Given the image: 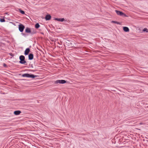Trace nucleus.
Here are the masks:
<instances>
[{"label":"nucleus","instance_id":"nucleus-1","mask_svg":"<svg viewBox=\"0 0 148 148\" xmlns=\"http://www.w3.org/2000/svg\"><path fill=\"white\" fill-rule=\"evenodd\" d=\"M22 76L23 77H31L32 78H34L36 77V75H34L32 74H30L28 73H25L22 75Z\"/></svg>","mask_w":148,"mask_h":148},{"label":"nucleus","instance_id":"nucleus-2","mask_svg":"<svg viewBox=\"0 0 148 148\" xmlns=\"http://www.w3.org/2000/svg\"><path fill=\"white\" fill-rule=\"evenodd\" d=\"M19 59L20 61H19V63L21 64H25L26 62L25 60V57L23 56H21L19 57Z\"/></svg>","mask_w":148,"mask_h":148},{"label":"nucleus","instance_id":"nucleus-3","mask_svg":"<svg viewBox=\"0 0 148 148\" xmlns=\"http://www.w3.org/2000/svg\"><path fill=\"white\" fill-rule=\"evenodd\" d=\"M115 11L117 15H119L123 16L124 17H127V16L125 14L120 11L115 10Z\"/></svg>","mask_w":148,"mask_h":148},{"label":"nucleus","instance_id":"nucleus-4","mask_svg":"<svg viewBox=\"0 0 148 148\" xmlns=\"http://www.w3.org/2000/svg\"><path fill=\"white\" fill-rule=\"evenodd\" d=\"M19 30L21 32H22L25 28V26L22 24H20L18 25Z\"/></svg>","mask_w":148,"mask_h":148},{"label":"nucleus","instance_id":"nucleus-5","mask_svg":"<svg viewBox=\"0 0 148 148\" xmlns=\"http://www.w3.org/2000/svg\"><path fill=\"white\" fill-rule=\"evenodd\" d=\"M66 81L64 80H58L55 82V83L63 84L66 83Z\"/></svg>","mask_w":148,"mask_h":148},{"label":"nucleus","instance_id":"nucleus-6","mask_svg":"<svg viewBox=\"0 0 148 148\" xmlns=\"http://www.w3.org/2000/svg\"><path fill=\"white\" fill-rule=\"evenodd\" d=\"M55 20L56 21H61V22H63L65 21V19L64 18H55Z\"/></svg>","mask_w":148,"mask_h":148},{"label":"nucleus","instance_id":"nucleus-7","mask_svg":"<svg viewBox=\"0 0 148 148\" xmlns=\"http://www.w3.org/2000/svg\"><path fill=\"white\" fill-rule=\"evenodd\" d=\"M30 51V49L29 48L26 49L25 51V54L26 55L28 54Z\"/></svg>","mask_w":148,"mask_h":148},{"label":"nucleus","instance_id":"nucleus-8","mask_svg":"<svg viewBox=\"0 0 148 148\" xmlns=\"http://www.w3.org/2000/svg\"><path fill=\"white\" fill-rule=\"evenodd\" d=\"M51 16L49 14L47 15L45 17V19L47 20H49L51 18Z\"/></svg>","mask_w":148,"mask_h":148},{"label":"nucleus","instance_id":"nucleus-9","mask_svg":"<svg viewBox=\"0 0 148 148\" xmlns=\"http://www.w3.org/2000/svg\"><path fill=\"white\" fill-rule=\"evenodd\" d=\"M123 30L125 32H129V28L126 27H123Z\"/></svg>","mask_w":148,"mask_h":148},{"label":"nucleus","instance_id":"nucleus-10","mask_svg":"<svg viewBox=\"0 0 148 148\" xmlns=\"http://www.w3.org/2000/svg\"><path fill=\"white\" fill-rule=\"evenodd\" d=\"M33 55L32 54H30L29 55V60H32L33 59Z\"/></svg>","mask_w":148,"mask_h":148},{"label":"nucleus","instance_id":"nucleus-11","mask_svg":"<svg viewBox=\"0 0 148 148\" xmlns=\"http://www.w3.org/2000/svg\"><path fill=\"white\" fill-rule=\"evenodd\" d=\"M25 31L26 33H31V30H30V29L29 28H27L25 30Z\"/></svg>","mask_w":148,"mask_h":148},{"label":"nucleus","instance_id":"nucleus-12","mask_svg":"<svg viewBox=\"0 0 148 148\" xmlns=\"http://www.w3.org/2000/svg\"><path fill=\"white\" fill-rule=\"evenodd\" d=\"M21 112H14V113L15 115H17L19 114Z\"/></svg>","mask_w":148,"mask_h":148},{"label":"nucleus","instance_id":"nucleus-13","mask_svg":"<svg viewBox=\"0 0 148 148\" xmlns=\"http://www.w3.org/2000/svg\"><path fill=\"white\" fill-rule=\"evenodd\" d=\"M40 26L38 23H36L35 25L36 28L37 29L38 28L40 27Z\"/></svg>","mask_w":148,"mask_h":148},{"label":"nucleus","instance_id":"nucleus-14","mask_svg":"<svg viewBox=\"0 0 148 148\" xmlns=\"http://www.w3.org/2000/svg\"><path fill=\"white\" fill-rule=\"evenodd\" d=\"M112 23H116L118 24H120V23L119 22H117V21H112Z\"/></svg>","mask_w":148,"mask_h":148},{"label":"nucleus","instance_id":"nucleus-15","mask_svg":"<svg viewBox=\"0 0 148 148\" xmlns=\"http://www.w3.org/2000/svg\"><path fill=\"white\" fill-rule=\"evenodd\" d=\"M36 33V30H31V34H35Z\"/></svg>","mask_w":148,"mask_h":148},{"label":"nucleus","instance_id":"nucleus-16","mask_svg":"<svg viewBox=\"0 0 148 148\" xmlns=\"http://www.w3.org/2000/svg\"><path fill=\"white\" fill-rule=\"evenodd\" d=\"M143 31L148 32V29L147 28H145L143 29Z\"/></svg>","mask_w":148,"mask_h":148},{"label":"nucleus","instance_id":"nucleus-17","mask_svg":"<svg viewBox=\"0 0 148 148\" xmlns=\"http://www.w3.org/2000/svg\"><path fill=\"white\" fill-rule=\"evenodd\" d=\"M19 11H20V12L22 14H25V12L23 11V10H21V9H19Z\"/></svg>","mask_w":148,"mask_h":148},{"label":"nucleus","instance_id":"nucleus-18","mask_svg":"<svg viewBox=\"0 0 148 148\" xmlns=\"http://www.w3.org/2000/svg\"><path fill=\"white\" fill-rule=\"evenodd\" d=\"M0 21L1 22H5V21L4 18H3V19H0Z\"/></svg>","mask_w":148,"mask_h":148},{"label":"nucleus","instance_id":"nucleus-19","mask_svg":"<svg viewBox=\"0 0 148 148\" xmlns=\"http://www.w3.org/2000/svg\"><path fill=\"white\" fill-rule=\"evenodd\" d=\"M143 124V123H139V124H140V125H142V124Z\"/></svg>","mask_w":148,"mask_h":148},{"label":"nucleus","instance_id":"nucleus-20","mask_svg":"<svg viewBox=\"0 0 148 148\" xmlns=\"http://www.w3.org/2000/svg\"><path fill=\"white\" fill-rule=\"evenodd\" d=\"M6 66V65L5 64H4V66Z\"/></svg>","mask_w":148,"mask_h":148},{"label":"nucleus","instance_id":"nucleus-21","mask_svg":"<svg viewBox=\"0 0 148 148\" xmlns=\"http://www.w3.org/2000/svg\"><path fill=\"white\" fill-rule=\"evenodd\" d=\"M11 54H10V55H11V54H12V53H11Z\"/></svg>","mask_w":148,"mask_h":148},{"label":"nucleus","instance_id":"nucleus-22","mask_svg":"<svg viewBox=\"0 0 148 148\" xmlns=\"http://www.w3.org/2000/svg\"><path fill=\"white\" fill-rule=\"evenodd\" d=\"M11 54H10V55H11V54H12V53H11Z\"/></svg>","mask_w":148,"mask_h":148},{"label":"nucleus","instance_id":"nucleus-23","mask_svg":"<svg viewBox=\"0 0 148 148\" xmlns=\"http://www.w3.org/2000/svg\"><path fill=\"white\" fill-rule=\"evenodd\" d=\"M16 111H19V110H16Z\"/></svg>","mask_w":148,"mask_h":148}]
</instances>
